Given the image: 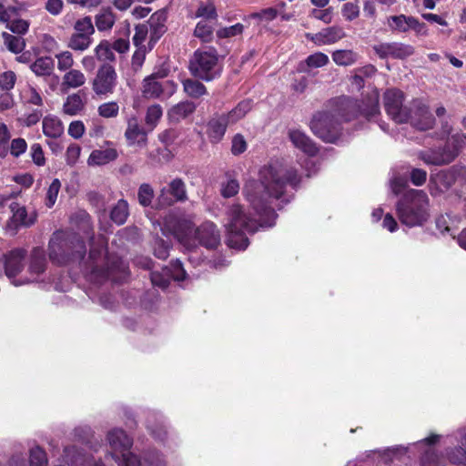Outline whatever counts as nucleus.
Wrapping results in <instances>:
<instances>
[{
    "label": "nucleus",
    "instance_id": "obj_30",
    "mask_svg": "<svg viewBox=\"0 0 466 466\" xmlns=\"http://www.w3.org/2000/svg\"><path fill=\"white\" fill-rule=\"evenodd\" d=\"M30 68L38 76H51L54 61L50 56H42L32 63Z\"/></svg>",
    "mask_w": 466,
    "mask_h": 466
},
{
    "label": "nucleus",
    "instance_id": "obj_44",
    "mask_svg": "<svg viewBox=\"0 0 466 466\" xmlns=\"http://www.w3.org/2000/svg\"><path fill=\"white\" fill-rule=\"evenodd\" d=\"M3 37L8 50L15 54L22 52L25 46V40L21 36H15L8 33H4Z\"/></svg>",
    "mask_w": 466,
    "mask_h": 466
},
{
    "label": "nucleus",
    "instance_id": "obj_16",
    "mask_svg": "<svg viewBox=\"0 0 466 466\" xmlns=\"http://www.w3.org/2000/svg\"><path fill=\"white\" fill-rule=\"evenodd\" d=\"M106 441L110 447L109 455L112 459L130 451L133 445V439L118 428L107 432Z\"/></svg>",
    "mask_w": 466,
    "mask_h": 466
},
{
    "label": "nucleus",
    "instance_id": "obj_56",
    "mask_svg": "<svg viewBox=\"0 0 466 466\" xmlns=\"http://www.w3.org/2000/svg\"><path fill=\"white\" fill-rule=\"evenodd\" d=\"M30 156L35 165L43 167L46 164V157L40 144L34 143L30 147Z\"/></svg>",
    "mask_w": 466,
    "mask_h": 466
},
{
    "label": "nucleus",
    "instance_id": "obj_51",
    "mask_svg": "<svg viewBox=\"0 0 466 466\" xmlns=\"http://www.w3.org/2000/svg\"><path fill=\"white\" fill-rule=\"evenodd\" d=\"M76 33L79 35H91L94 34L95 29L92 24L91 18L89 16H86L82 19H78L74 26Z\"/></svg>",
    "mask_w": 466,
    "mask_h": 466
},
{
    "label": "nucleus",
    "instance_id": "obj_23",
    "mask_svg": "<svg viewBox=\"0 0 466 466\" xmlns=\"http://www.w3.org/2000/svg\"><path fill=\"white\" fill-rule=\"evenodd\" d=\"M125 137L128 145H138L144 147L147 144V132L140 127L137 116H133L127 118V127L125 131Z\"/></svg>",
    "mask_w": 466,
    "mask_h": 466
},
{
    "label": "nucleus",
    "instance_id": "obj_31",
    "mask_svg": "<svg viewBox=\"0 0 466 466\" xmlns=\"http://www.w3.org/2000/svg\"><path fill=\"white\" fill-rule=\"evenodd\" d=\"M76 452V448H66L65 450L66 457L67 461H70L72 465L74 466H105L102 462H95L93 458L89 456L83 455L81 453H77L75 457L72 453Z\"/></svg>",
    "mask_w": 466,
    "mask_h": 466
},
{
    "label": "nucleus",
    "instance_id": "obj_61",
    "mask_svg": "<svg viewBox=\"0 0 466 466\" xmlns=\"http://www.w3.org/2000/svg\"><path fill=\"white\" fill-rule=\"evenodd\" d=\"M170 269V277L171 279L181 281L186 279V271L182 267V264L179 260H176L171 264V267L168 268Z\"/></svg>",
    "mask_w": 466,
    "mask_h": 466
},
{
    "label": "nucleus",
    "instance_id": "obj_33",
    "mask_svg": "<svg viewBox=\"0 0 466 466\" xmlns=\"http://www.w3.org/2000/svg\"><path fill=\"white\" fill-rule=\"evenodd\" d=\"M238 179L230 173L226 174V180L220 183V194L225 198L235 197L239 191Z\"/></svg>",
    "mask_w": 466,
    "mask_h": 466
},
{
    "label": "nucleus",
    "instance_id": "obj_28",
    "mask_svg": "<svg viewBox=\"0 0 466 466\" xmlns=\"http://www.w3.org/2000/svg\"><path fill=\"white\" fill-rule=\"evenodd\" d=\"M42 126L44 135L48 137L56 138L64 132L62 122L56 116H46Z\"/></svg>",
    "mask_w": 466,
    "mask_h": 466
},
{
    "label": "nucleus",
    "instance_id": "obj_21",
    "mask_svg": "<svg viewBox=\"0 0 466 466\" xmlns=\"http://www.w3.org/2000/svg\"><path fill=\"white\" fill-rule=\"evenodd\" d=\"M288 137L292 145L308 156H315L319 148L311 138L299 128H290Z\"/></svg>",
    "mask_w": 466,
    "mask_h": 466
},
{
    "label": "nucleus",
    "instance_id": "obj_3",
    "mask_svg": "<svg viewBox=\"0 0 466 466\" xmlns=\"http://www.w3.org/2000/svg\"><path fill=\"white\" fill-rule=\"evenodd\" d=\"M157 224L163 235L174 236L188 249L194 248L198 245L208 249H215L220 244L219 231L217 226L210 221L204 222L199 227L194 228L193 223L190 220L169 214L165 218L163 225Z\"/></svg>",
    "mask_w": 466,
    "mask_h": 466
},
{
    "label": "nucleus",
    "instance_id": "obj_27",
    "mask_svg": "<svg viewBox=\"0 0 466 466\" xmlns=\"http://www.w3.org/2000/svg\"><path fill=\"white\" fill-rule=\"evenodd\" d=\"M117 157V152L115 148H106L101 150H94L87 160L90 166H102Z\"/></svg>",
    "mask_w": 466,
    "mask_h": 466
},
{
    "label": "nucleus",
    "instance_id": "obj_1",
    "mask_svg": "<svg viewBox=\"0 0 466 466\" xmlns=\"http://www.w3.org/2000/svg\"><path fill=\"white\" fill-rule=\"evenodd\" d=\"M299 182L297 170L281 160H272L258 171V179L248 180L242 193L253 213L238 203L229 205L226 210L228 245L232 248L246 249L248 246L247 233H254L259 227H272L277 214L272 200L280 198L288 187Z\"/></svg>",
    "mask_w": 466,
    "mask_h": 466
},
{
    "label": "nucleus",
    "instance_id": "obj_52",
    "mask_svg": "<svg viewBox=\"0 0 466 466\" xmlns=\"http://www.w3.org/2000/svg\"><path fill=\"white\" fill-rule=\"evenodd\" d=\"M23 99L25 104L40 106L43 105V99L41 95L36 91L35 88L29 86L23 92Z\"/></svg>",
    "mask_w": 466,
    "mask_h": 466
},
{
    "label": "nucleus",
    "instance_id": "obj_60",
    "mask_svg": "<svg viewBox=\"0 0 466 466\" xmlns=\"http://www.w3.org/2000/svg\"><path fill=\"white\" fill-rule=\"evenodd\" d=\"M341 13L347 21H352L359 16L360 7L355 3H346L343 5Z\"/></svg>",
    "mask_w": 466,
    "mask_h": 466
},
{
    "label": "nucleus",
    "instance_id": "obj_19",
    "mask_svg": "<svg viewBox=\"0 0 466 466\" xmlns=\"http://www.w3.org/2000/svg\"><path fill=\"white\" fill-rule=\"evenodd\" d=\"M9 208L13 215L7 224V228L11 230L15 231L19 227H30L35 222V212L28 213L25 207L16 202H12Z\"/></svg>",
    "mask_w": 466,
    "mask_h": 466
},
{
    "label": "nucleus",
    "instance_id": "obj_10",
    "mask_svg": "<svg viewBox=\"0 0 466 466\" xmlns=\"http://www.w3.org/2000/svg\"><path fill=\"white\" fill-rule=\"evenodd\" d=\"M25 254V249L15 248L4 255L3 259L0 260V265L4 266L5 275L15 287L30 283L31 279L27 278V274L24 271Z\"/></svg>",
    "mask_w": 466,
    "mask_h": 466
},
{
    "label": "nucleus",
    "instance_id": "obj_18",
    "mask_svg": "<svg viewBox=\"0 0 466 466\" xmlns=\"http://www.w3.org/2000/svg\"><path fill=\"white\" fill-rule=\"evenodd\" d=\"M456 181V173L451 169L441 170L431 174L429 182V190L431 196L436 197L448 191Z\"/></svg>",
    "mask_w": 466,
    "mask_h": 466
},
{
    "label": "nucleus",
    "instance_id": "obj_6",
    "mask_svg": "<svg viewBox=\"0 0 466 466\" xmlns=\"http://www.w3.org/2000/svg\"><path fill=\"white\" fill-rule=\"evenodd\" d=\"M430 199L423 190L409 189L396 204V214L405 226H421L430 217Z\"/></svg>",
    "mask_w": 466,
    "mask_h": 466
},
{
    "label": "nucleus",
    "instance_id": "obj_22",
    "mask_svg": "<svg viewBox=\"0 0 466 466\" xmlns=\"http://www.w3.org/2000/svg\"><path fill=\"white\" fill-rule=\"evenodd\" d=\"M46 260L45 251L41 248H35L30 254L28 269L25 272L30 278V283L38 279L45 272Z\"/></svg>",
    "mask_w": 466,
    "mask_h": 466
},
{
    "label": "nucleus",
    "instance_id": "obj_4",
    "mask_svg": "<svg viewBox=\"0 0 466 466\" xmlns=\"http://www.w3.org/2000/svg\"><path fill=\"white\" fill-rule=\"evenodd\" d=\"M403 101L404 94L400 90L389 89L384 93V108L394 122L410 123L419 130L433 127L434 117L422 101L413 100L410 106H403Z\"/></svg>",
    "mask_w": 466,
    "mask_h": 466
},
{
    "label": "nucleus",
    "instance_id": "obj_43",
    "mask_svg": "<svg viewBox=\"0 0 466 466\" xmlns=\"http://www.w3.org/2000/svg\"><path fill=\"white\" fill-rule=\"evenodd\" d=\"M195 16L203 18L202 20L216 22L218 15L216 7L212 3H202L198 5Z\"/></svg>",
    "mask_w": 466,
    "mask_h": 466
},
{
    "label": "nucleus",
    "instance_id": "obj_8",
    "mask_svg": "<svg viewBox=\"0 0 466 466\" xmlns=\"http://www.w3.org/2000/svg\"><path fill=\"white\" fill-rule=\"evenodd\" d=\"M191 74L204 81H211L218 77L222 72L218 54L214 47L197 49L189 63Z\"/></svg>",
    "mask_w": 466,
    "mask_h": 466
},
{
    "label": "nucleus",
    "instance_id": "obj_47",
    "mask_svg": "<svg viewBox=\"0 0 466 466\" xmlns=\"http://www.w3.org/2000/svg\"><path fill=\"white\" fill-rule=\"evenodd\" d=\"M169 273L170 269L167 267L164 268L161 272H151L150 279L152 284L161 289H166L169 285V281L171 279Z\"/></svg>",
    "mask_w": 466,
    "mask_h": 466
},
{
    "label": "nucleus",
    "instance_id": "obj_14",
    "mask_svg": "<svg viewBox=\"0 0 466 466\" xmlns=\"http://www.w3.org/2000/svg\"><path fill=\"white\" fill-rule=\"evenodd\" d=\"M187 199L186 185L180 178H175L168 184V188H162L158 196V205L168 207L175 202H184Z\"/></svg>",
    "mask_w": 466,
    "mask_h": 466
},
{
    "label": "nucleus",
    "instance_id": "obj_50",
    "mask_svg": "<svg viewBox=\"0 0 466 466\" xmlns=\"http://www.w3.org/2000/svg\"><path fill=\"white\" fill-rule=\"evenodd\" d=\"M154 198V190L149 184L144 183L138 188L137 198L140 205L147 207Z\"/></svg>",
    "mask_w": 466,
    "mask_h": 466
},
{
    "label": "nucleus",
    "instance_id": "obj_48",
    "mask_svg": "<svg viewBox=\"0 0 466 466\" xmlns=\"http://www.w3.org/2000/svg\"><path fill=\"white\" fill-rule=\"evenodd\" d=\"M60 188V180L58 178L53 179V181L47 188L45 200V204L48 208H51L56 204Z\"/></svg>",
    "mask_w": 466,
    "mask_h": 466
},
{
    "label": "nucleus",
    "instance_id": "obj_40",
    "mask_svg": "<svg viewBox=\"0 0 466 466\" xmlns=\"http://www.w3.org/2000/svg\"><path fill=\"white\" fill-rule=\"evenodd\" d=\"M92 44V38L88 35H79L77 33H74L69 41L68 47L75 51L84 52L88 49Z\"/></svg>",
    "mask_w": 466,
    "mask_h": 466
},
{
    "label": "nucleus",
    "instance_id": "obj_59",
    "mask_svg": "<svg viewBox=\"0 0 466 466\" xmlns=\"http://www.w3.org/2000/svg\"><path fill=\"white\" fill-rule=\"evenodd\" d=\"M27 149V143L24 138L18 137L11 141L10 153L15 157H19Z\"/></svg>",
    "mask_w": 466,
    "mask_h": 466
},
{
    "label": "nucleus",
    "instance_id": "obj_5",
    "mask_svg": "<svg viewBox=\"0 0 466 466\" xmlns=\"http://www.w3.org/2000/svg\"><path fill=\"white\" fill-rule=\"evenodd\" d=\"M442 438L440 434L432 433L407 446L396 445L387 449L386 451L396 458L402 456H407L409 459L416 458L420 466H443L442 456L436 448Z\"/></svg>",
    "mask_w": 466,
    "mask_h": 466
},
{
    "label": "nucleus",
    "instance_id": "obj_55",
    "mask_svg": "<svg viewBox=\"0 0 466 466\" xmlns=\"http://www.w3.org/2000/svg\"><path fill=\"white\" fill-rule=\"evenodd\" d=\"M390 186L391 191L395 195H399L405 191L406 187H408V180L406 177L403 176H393L390 180Z\"/></svg>",
    "mask_w": 466,
    "mask_h": 466
},
{
    "label": "nucleus",
    "instance_id": "obj_32",
    "mask_svg": "<svg viewBox=\"0 0 466 466\" xmlns=\"http://www.w3.org/2000/svg\"><path fill=\"white\" fill-rule=\"evenodd\" d=\"M332 60L338 66H351L358 60V54L352 50L340 49L332 53Z\"/></svg>",
    "mask_w": 466,
    "mask_h": 466
},
{
    "label": "nucleus",
    "instance_id": "obj_26",
    "mask_svg": "<svg viewBox=\"0 0 466 466\" xmlns=\"http://www.w3.org/2000/svg\"><path fill=\"white\" fill-rule=\"evenodd\" d=\"M215 25L216 22L200 20L194 29L193 35L203 44L210 43L214 39Z\"/></svg>",
    "mask_w": 466,
    "mask_h": 466
},
{
    "label": "nucleus",
    "instance_id": "obj_41",
    "mask_svg": "<svg viewBox=\"0 0 466 466\" xmlns=\"http://www.w3.org/2000/svg\"><path fill=\"white\" fill-rule=\"evenodd\" d=\"M251 109V101L243 100L238 104V106L233 108L228 114L225 115L228 119V123L234 124L242 117L246 116V114Z\"/></svg>",
    "mask_w": 466,
    "mask_h": 466
},
{
    "label": "nucleus",
    "instance_id": "obj_62",
    "mask_svg": "<svg viewBox=\"0 0 466 466\" xmlns=\"http://www.w3.org/2000/svg\"><path fill=\"white\" fill-rule=\"evenodd\" d=\"M147 429L150 431L151 434L157 440L163 441L167 431L162 421H157V424H153L151 420H147Z\"/></svg>",
    "mask_w": 466,
    "mask_h": 466
},
{
    "label": "nucleus",
    "instance_id": "obj_24",
    "mask_svg": "<svg viewBox=\"0 0 466 466\" xmlns=\"http://www.w3.org/2000/svg\"><path fill=\"white\" fill-rule=\"evenodd\" d=\"M229 125L225 115L215 116L208 123L207 134L212 143H218L224 137Z\"/></svg>",
    "mask_w": 466,
    "mask_h": 466
},
{
    "label": "nucleus",
    "instance_id": "obj_58",
    "mask_svg": "<svg viewBox=\"0 0 466 466\" xmlns=\"http://www.w3.org/2000/svg\"><path fill=\"white\" fill-rule=\"evenodd\" d=\"M244 26L242 24H236L234 25L224 27L217 31V35L218 38H228L238 35L242 34Z\"/></svg>",
    "mask_w": 466,
    "mask_h": 466
},
{
    "label": "nucleus",
    "instance_id": "obj_46",
    "mask_svg": "<svg viewBox=\"0 0 466 466\" xmlns=\"http://www.w3.org/2000/svg\"><path fill=\"white\" fill-rule=\"evenodd\" d=\"M97 113L104 118H114L118 116L119 105L116 101H109L101 104L97 107Z\"/></svg>",
    "mask_w": 466,
    "mask_h": 466
},
{
    "label": "nucleus",
    "instance_id": "obj_45",
    "mask_svg": "<svg viewBox=\"0 0 466 466\" xmlns=\"http://www.w3.org/2000/svg\"><path fill=\"white\" fill-rule=\"evenodd\" d=\"M55 57L57 60V69L60 72H67L73 69L72 67L74 66L75 61L71 52L62 51L56 54Z\"/></svg>",
    "mask_w": 466,
    "mask_h": 466
},
{
    "label": "nucleus",
    "instance_id": "obj_25",
    "mask_svg": "<svg viewBox=\"0 0 466 466\" xmlns=\"http://www.w3.org/2000/svg\"><path fill=\"white\" fill-rule=\"evenodd\" d=\"M86 82L85 74L79 69H71L65 73L62 77L61 86L64 90L76 89L83 86Z\"/></svg>",
    "mask_w": 466,
    "mask_h": 466
},
{
    "label": "nucleus",
    "instance_id": "obj_7",
    "mask_svg": "<svg viewBox=\"0 0 466 466\" xmlns=\"http://www.w3.org/2000/svg\"><path fill=\"white\" fill-rule=\"evenodd\" d=\"M86 251L83 239L76 233L56 232L49 241V258L58 265L82 259Z\"/></svg>",
    "mask_w": 466,
    "mask_h": 466
},
{
    "label": "nucleus",
    "instance_id": "obj_11",
    "mask_svg": "<svg viewBox=\"0 0 466 466\" xmlns=\"http://www.w3.org/2000/svg\"><path fill=\"white\" fill-rule=\"evenodd\" d=\"M167 76V71H158L146 77L143 81L142 93L146 98H159L171 96L177 86L173 81L161 80Z\"/></svg>",
    "mask_w": 466,
    "mask_h": 466
},
{
    "label": "nucleus",
    "instance_id": "obj_12",
    "mask_svg": "<svg viewBox=\"0 0 466 466\" xmlns=\"http://www.w3.org/2000/svg\"><path fill=\"white\" fill-rule=\"evenodd\" d=\"M117 84V74L113 66L103 64L97 69L92 81V89L99 96H107L114 93Z\"/></svg>",
    "mask_w": 466,
    "mask_h": 466
},
{
    "label": "nucleus",
    "instance_id": "obj_35",
    "mask_svg": "<svg viewBox=\"0 0 466 466\" xmlns=\"http://www.w3.org/2000/svg\"><path fill=\"white\" fill-rule=\"evenodd\" d=\"M411 17L405 15H391L388 18V25L392 31L407 33L410 31Z\"/></svg>",
    "mask_w": 466,
    "mask_h": 466
},
{
    "label": "nucleus",
    "instance_id": "obj_29",
    "mask_svg": "<svg viewBox=\"0 0 466 466\" xmlns=\"http://www.w3.org/2000/svg\"><path fill=\"white\" fill-rule=\"evenodd\" d=\"M196 109V106L191 101H183L174 106L168 112L169 117L174 121H179L190 114Z\"/></svg>",
    "mask_w": 466,
    "mask_h": 466
},
{
    "label": "nucleus",
    "instance_id": "obj_57",
    "mask_svg": "<svg viewBox=\"0 0 466 466\" xmlns=\"http://www.w3.org/2000/svg\"><path fill=\"white\" fill-rule=\"evenodd\" d=\"M15 81V74L13 71H5L0 75V88L5 91H10L14 88Z\"/></svg>",
    "mask_w": 466,
    "mask_h": 466
},
{
    "label": "nucleus",
    "instance_id": "obj_34",
    "mask_svg": "<svg viewBox=\"0 0 466 466\" xmlns=\"http://www.w3.org/2000/svg\"><path fill=\"white\" fill-rule=\"evenodd\" d=\"M116 21L115 15L109 9L102 10L96 15L95 23L98 31L110 30Z\"/></svg>",
    "mask_w": 466,
    "mask_h": 466
},
{
    "label": "nucleus",
    "instance_id": "obj_42",
    "mask_svg": "<svg viewBox=\"0 0 466 466\" xmlns=\"http://www.w3.org/2000/svg\"><path fill=\"white\" fill-rule=\"evenodd\" d=\"M162 115L163 110L159 105H152L147 108L145 121L149 131H152L157 127Z\"/></svg>",
    "mask_w": 466,
    "mask_h": 466
},
{
    "label": "nucleus",
    "instance_id": "obj_53",
    "mask_svg": "<svg viewBox=\"0 0 466 466\" xmlns=\"http://www.w3.org/2000/svg\"><path fill=\"white\" fill-rule=\"evenodd\" d=\"M329 63V57L327 55L321 52H316L309 56L306 59V64L309 67H322Z\"/></svg>",
    "mask_w": 466,
    "mask_h": 466
},
{
    "label": "nucleus",
    "instance_id": "obj_63",
    "mask_svg": "<svg viewBox=\"0 0 466 466\" xmlns=\"http://www.w3.org/2000/svg\"><path fill=\"white\" fill-rule=\"evenodd\" d=\"M7 27L15 34L24 35L28 31L29 23L23 19L12 21Z\"/></svg>",
    "mask_w": 466,
    "mask_h": 466
},
{
    "label": "nucleus",
    "instance_id": "obj_37",
    "mask_svg": "<svg viewBox=\"0 0 466 466\" xmlns=\"http://www.w3.org/2000/svg\"><path fill=\"white\" fill-rule=\"evenodd\" d=\"M83 108V100L77 94L68 96L63 106L64 113L69 116H75L78 114Z\"/></svg>",
    "mask_w": 466,
    "mask_h": 466
},
{
    "label": "nucleus",
    "instance_id": "obj_9",
    "mask_svg": "<svg viewBox=\"0 0 466 466\" xmlns=\"http://www.w3.org/2000/svg\"><path fill=\"white\" fill-rule=\"evenodd\" d=\"M443 452L438 451L442 456L443 466L445 460L451 464L466 466V427H461L445 436Z\"/></svg>",
    "mask_w": 466,
    "mask_h": 466
},
{
    "label": "nucleus",
    "instance_id": "obj_36",
    "mask_svg": "<svg viewBox=\"0 0 466 466\" xmlns=\"http://www.w3.org/2000/svg\"><path fill=\"white\" fill-rule=\"evenodd\" d=\"M128 215L129 212L127 202L124 199H120L112 208L110 218L116 224L123 225L126 222Z\"/></svg>",
    "mask_w": 466,
    "mask_h": 466
},
{
    "label": "nucleus",
    "instance_id": "obj_49",
    "mask_svg": "<svg viewBox=\"0 0 466 466\" xmlns=\"http://www.w3.org/2000/svg\"><path fill=\"white\" fill-rule=\"evenodd\" d=\"M30 466H47V457L46 451L39 446L30 450L29 453Z\"/></svg>",
    "mask_w": 466,
    "mask_h": 466
},
{
    "label": "nucleus",
    "instance_id": "obj_54",
    "mask_svg": "<svg viewBox=\"0 0 466 466\" xmlns=\"http://www.w3.org/2000/svg\"><path fill=\"white\" fill-rule=\"evenodd\" d=\"M248 148V144L245 137L241 134H236L231 141V153L234 156H238L244 153Z\"/></svg>",
    "mask_w": 466,
    "mask_h": 466
},
{
    "label": "nucleus",
    "instance_id": "obj_2",
    "mask_svg": "<svg viewBox=\"0 0 466 466\" xmlns=\"http://www.w3.org/2000/svg\"><path fill=\"white\" fill-rule=\"evenodd\" d=\"M331 104L330 110L317 113L310 123L311 131L328 143H335L339 138L342 122H348L359 116L376 122L380 116L377 92H373L361 102L342 96L336 98Z\"/></svg>",
    "mask_w": 466,
    "mask_h": 466
},
{
    "label": "nucleus",
    "instance_id": "obj_13",
    "mask_svg": "<svg viewBox=\"0 0 466 466\" xmlns=\"http://www.w3.org/2000/svg\"><path fill=\"white\" fill-rule=\"evenodd\" d=\"M118 466H166V461L161 454L157 451L148 452L141 461L140 458L131 451H128L113 459Z\"/></svg>",
    "mask_w": 466,
    "mask_h": 466
},
{
    "label": "nucleus",
    "instance_id": "obj_15",
    "mask_svg": "<svg viewBox=\"0 0 466 466\" xmlns=\"http://www.w3.org/2000/svg\"><path fill=\"white\" fill-rule=\"evenodd\" d=\"M376 55L382 59H404L414 53V47L403 43H380L373 46Z\"/></svg>",
    "mask_w": 466,
    "mask_h": 466
},
{
    "label": "nucleus",
    "instance_id": "obj_38",
    "mask_svg": "<svg viewBox=\"0 0 466 466\" xmlns=\"http://www.w3.org/2000/svg\"><path fill=\"white\" fill-rule=\"evenodd\" d=\"M113 51L111 44L106 40H103L95 48L96 57L99 61L113 62L116 60Z\"/></svg>",
    "mask_w": 466,
    "mask_h": 466
},
{
    "label": "nucleus",
    "instance_id": "obj_17",
    "mask_svg": "<svg viewBox=\"0 0 466 466\" xmlns=\"http://www.w3.org/2000/svg\"><path fill=\"white\" fill-rule=\"evenodd\" d=\"M457 147L446 145L442 149L431 150L420 153V159L428 165L442 166L453 161L457 157Z\"/></svg>",
    "mask_w": 466,
    "mask_h": 466
},
{
    "label": "nucleus",
    "instance_id": "obj_39",
    "mask_svg": "<svg viewBox=\"0 0 466 466\" xmlns=\"http://www.w3.org/2000/svg\"><path fill=\"white\" fill-rule=\"evenodd\" d=\"M183 88L187 95L193 98H198L207 93L206 86L196 79L183 81Z\"/></svg>",
    "mask_w": 466,
    "mask_h": 466
},
{
    "label": "nucleus",
    "instance_id": "obj_64",
    "mask_svg": "<svg viewBox=\"0 0 466 466\" xmlns=\"http://www.w3.org/2000/svg\"><path fill=\"white\" fill-rule=\"evenodd\" d=\"M147 35V26L146 25H137L135 27V35L133 36V44L140 46L146 40Z\"/></svg>",
    "mask_w": 466,
    "mask_h": 466
},
{
    "label": "nucleus",
    "instance_id": "obj_20",
    "mask_svg": "<svg viewBox=\"0 0 466 466\" xmlns=\"http://www.w3.org/2000/svg\"><path fill=\"white\" fill-rule=\"evenodd\" d=\"M345 36L346 33L344 29L339 25L323 28L316 34H306V38L319 46L334 44Z\"/></svg>",
    "mask_w": 466,
    "mask_h": 466
}]
</instances>
